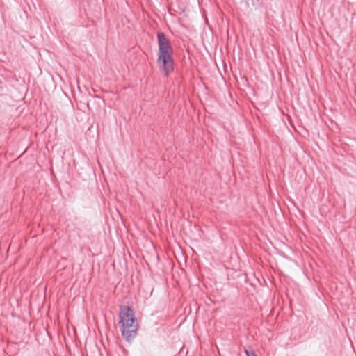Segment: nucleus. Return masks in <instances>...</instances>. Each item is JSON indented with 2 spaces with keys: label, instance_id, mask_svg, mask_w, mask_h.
Wrapping results in <instances>:
<instances>
[{
  "label": "nucleus",
  "instance_id": "nucleus-1",
  "mask_svg": "<svg viewBox=\"0 0 356 356\" xmlns=\"http://www.w3.org/2000/svg\"><path fill=\"white\" fill-rule=\"evenodd\" d=\"M157 38L159 44L158 66L163 76H168L174 71L173 50L164 33L158 32Z\"/></svg>",
  "mask_w": 356,
  "mask_h": 356
},
{
  "label": "nucleus",
  "instance_id": "nucleus-2",
  "mask_svg": "<svg viewBox=\"0 0 356 356\" xmlns=\"http://www.w3.org/2000/svg\"><path fill=\"white\" fill-rule=\"evenodd\" d=\"M119 326L122 337L131 342L138 334V325L134 310L129 306H122L119 312Z\"/></svg>",
  "mask_w": 356,
  "mask_h": 356
},
{
  "label": "nucleus",
  "instance_id": "nucleus-3",
  "mask_svg": "<svg viewBox=\"0 0 356 356\" xmlns=\"http://www.w3.org/2000/svg\"><path fill=\"white\" fill-rule=\"evenodd\" d=\"M245 353H246L247 356H257L254 353H250V352H248L247 350H245Z\"/></svg>",
  "mask_w": 356,
  "mask_h": 356
}]
</instances>
